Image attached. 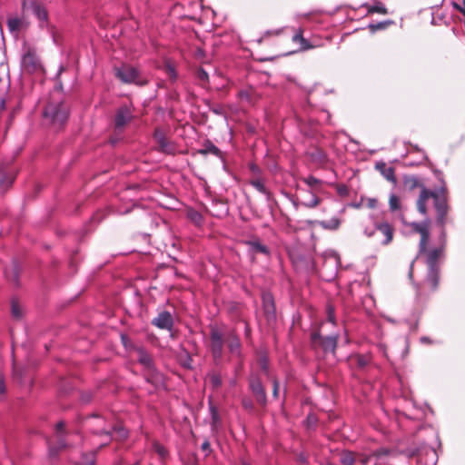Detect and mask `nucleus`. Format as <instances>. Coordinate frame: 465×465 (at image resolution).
Wrapping results in <instances>:
<instances>
[{
  "mask_svg": "<svg viewBox=\"0 0 465 465\" xmlns=\"http://www.w3.org/2000/svg\"><path fill=\"white\" fill-rule=\"evenodd\" d=\"M412 267H413V262L411 264V270H410V272H409L410 277L412 276Z\"/></svg>",
  "mask_w": 465,
  "mask_h": 465,
  "instance_id": "46",
  "label": "nucleus"
},
{
  "mask_svg": "<svg viewBox=\"0 0 465 465\" xmlns=\"http://www.w3.org/2000/svg\"><path fill=\"white\" fill-rule=\"evenodd\" d=\"M133 118V114L130 107L124 105L118 109L115 118L114 124L117 129L123 128L126 124H128Z\"/></svg>",
  "mask_w": 465,
  "mask_h": 465,
  "instance_id": "10",
  "label": "nucleus"
},
{
  "mask_svg": "<svg viewBox=\"0 0 465 465\" xmlns=\"http://www.w3.org/2000/svg\"><path fill=\"white\" fill-rule=\"evenodd\" d=\"M417 292H418V295H419V296H420V295L422 294V291H421V290L418 289V291H417Z\"/></svg>",
  "mask_w": 465,
  "mask_h": 465,
  "instance_id": "51",
  "label": "nucleus"
},
{
  "mask_svg": "<svg viewBox=\"0 0 465 465\" xmlns=\"http://www.w3.org/2000/svg\"><path fill=\"white\" fill-rule=\"evenodd\" d=\"M115 75L124 84H135L137 85H144L147 81L142 78L139 70L130 64H122L115 68Z\"/></svg>",
  "mask_w": 465,
  "mask_h": 465,
  "instance_id": "6",
  "label": "nucleus"
},
{
  "mask_svg": "<svg viewBox=\"0 0 465 465\" xmlns=\"http://www.w3.org/2000/svg\"><path fill=\"white\" fill-rule=\"evenodd\" d=\"M321 203L319 197H317L314 193H312V197L309 201L303 202L302 204L307 208H314L318 206Z\"/></svg>",
  "mask_w": 465,
  "mask_h": 465,
  "instance_id": "29",
  "label": "nucleus"
},
{
  "mask_svg": "<svg viewBox=\"0 0 465 465\" xmlns=\"http://www.w3.org/2000/svg\"><path fill=\"white\" fill-rule=\"evenodd\" d=\"M364 233L368 236V237H371L373 235V231H369L368 229H365L364 231Z\"/></svg>",
  "mask_w": 465,
  "mask_h": 465,
  "instance_id": "43",
  "label": "nucleus"
},
{
  "mask_svg": "<svg viewBox=\"0 0 465 465\" xmlns=\"http://www.w3.org/2000/svg\"><path fill=\"white\" fill-rule=\"evenodd\" d=\"M385 177L387 180L389 181H392L394 182L395 181V177H394V171L392 168H389L387 169L386 173H384Z\"/></svg>",
  "mask_w": 465,
  "mask_h": 465,
  "instance_id": "37",
  "label": "nucleus"
},
{
  "mask_svg": "<svg viewBox=\"0 0 465 465\" xmlns=\"http://www.w3.org/2000/svg\"><path fill=\"white\" fill-rule=\"evenodd\" d=\"M137 360L147 370V381L153 383L155 387L163 385V377L160 372L154 370L153 360L150 354L147 353V351H145L143 349L140 348L137 350Z\"/></svg>",
  "mask_w": 465,
  "mask_h": 465,
  "instance_id": "5",
  "label": "nucleus"
},
{
  "mask_svg": "<svg viewBox=\"0 0 465 465\" xmlns=\"http://www.w3.org/2000/svg\"><path fill=\"white\" fill-rule=\"evenodd\" d=\"M96 434H104L106 438V441L110 440L112 439L122 440L127 438L128 431L127 430L123 427L122 425H115L114 427H110L108 429L103 428V429H95L94 430Z\"/></svg>",
  "mask_w": 465,
  "mask_h": 465,
  "instance_id": "9",
  "label": "nucleus"
},
{
  "mask_svg": "<svg viewBox=\"0 0 465 465\" xmlns=\"http://www.w3.org/2000/svg\"><path fill=\"white\" fill-rule=\"evenodd\" d=\"M337 339L338 337L336 335L333 336H326L322 338L321 343L324 349V351H334L337 345Z\"/></svg>",
  "mask_w": 465,
  "mask_h": 465,
  "instance_id": "20",
  "label": "nucleus"
},
{
  "mask_svg": "<svg viewBox=\"0 0 465 465\" xmlns=\"http://www.w3.org/2000/svg\"><path fill=\"white\" fill-rule=\"evenodd\" d=\"M263 302L268 312L270 308H273L272 299L270 294L263 295Z\"/></svg>",
  "mask_w": 465,
  "mask_h": 465,
  "instance_id": "35",
  "label": "nucleus"
},
{
  "mask_svg": "<svg viewBox=\"0 0 465 465\" xmlns=\"http://www.w3.org/2000/svg\"><path fill=\"white\" fill-rule=\"evenodd\" d=\"M420 340H421L422 342H425V341H428V339L426 337H422Z\"/></svg>",
  "mask_w": 465,
  "mask_h": 465,
  "instance_id": "50",
  "label": "nucleus"
},
{
  "mask_svg": "<svg viewBox=\"0 0 465 465\" xmlns=\"http://www.w3.org/2000/svg\"><path fill=\"white\" fill-rule=\"evenodd\" d=\"M88 422L94 423L96 426H100L104 423V420L103 418H101L99 416H93L92 418H90L88 420Z\"/></svg>",
  "mask_w": 465,
  "mask_h": 465,
  "instance_id": "36",
  "label": "nucleus"
},
{
  "mask_svg": "<svg viewBox=\"0 0 465 465\" xmlns=\"http://www.w3.org/2000/svg\"><path fill=\"white\" fill-rule=\"evenodd\" d=\"M202 450L203 451H209L210 450V443L208 440H204L201 446Z\"/></svg>",
  "mask_w": 465,
  "mask_h": 465,
  "instance_id": "42",
  "label": "nucleus"
},
{
  "mask_svg": "<svg viewBox=\"0 0 465 465\" xmlns=\"http://www.w3.org/2000/svg\"><path fill=\"white\" fill-rule=\"evenodd\" d=\"M199 153L201 154L212 153L213 155L219 156L221 152H220V149L217 146H215L213 143H207L205 144V147L203 149L200 150Z\"/></svg>",
  "mask_w": 465,
  "mask_h": 465,
  "instance_id": "22",
  "label": "nucleus"
},
{
  "mask_svg": "<svg viewBox=\"0 0 465 465\" xmlns=\"http://www.w3.org/2000/svg\"><path fill=\"white\" fill-rule=\"evenodd\" d=\"M340 223H341L340 220L337 218H332L330 221H322L320 223L322 227H323L324 229H329V230L338 229L340 226Z\"/></svg>",
  "mask_w": 465,
  "mask_h": 465,
  "instance_id": "23",
  "label": "nucleus"
},
{
  "mask_svg": "<svg viewBox=\"0 0 465 465\" xmlns=\"http://www.w3.org/2000/svg\"><path fill=\"white\" fill-rule=\"evenodd\" d=\"M9 272H10V271H9V270H5V276H6L7 278L9 277Z\"/></svg>",
  "mask_w": 465,
  "mask_h": 465,
  "instance_id": "48",
  "label": "nucleus"
},
{
  "mask_svg": "<svg viewBox=\"0 0 465 465\" xmlns=\"http://www.w3.org/2000/svg\"><path fill=\"white\" fill-rule=\"evenodd\" d=\"M166 73L168 74V75L173 78V79H175L176 78V73H175V70L174 68L168 64L166 65Z\"/></svg>",
  "mask_w": 465,
  "mask_h": 465,
  "instance_id": "38",
  "label": "nucleus"
},
{
  "mask_svg": "<svg viewBox=\"0 0 465 465\" xmlns=\"http://www.w3.org/2000/svg\"><path fill=\"white\" fill-rule=\"evenodd\" d=\"M341 462L343 465H353L355 462L353 454L350 451L343 452L341 457Z\"/></svg>",
  "mask_w": 465,
  "mask_h": 465,
  "instance_id": "27",
  "label": "nucleus"
},
{
  "mask_svg": "<svg viewBox=\"0 0 465 465\" xmlns=\"http://www.w3.org/2000/svg\"><path fill=\"white\" fill-rule=\"evenodd\" d=\"M376 203V200H370V206L373 207Z\"/></svg>",
  "mask_w": 465,
  "mask_h": 465,
  "instance_id": "47",
  "label": "nucleus"
},
{
  "mask_svg": "<svg viewBox=\"0 0 465 465\" xmlns=\"http://www.w3.org/2000/svg\"><path fill=\"white\" fill-rule=\"evenodd\" d=\"M261 365H262V369H266V368H267L265 359L262 360V361H261Z\"/></svg>",
  "mask_w": 465,
  "mask_h": 465,
  "instance_id": "45",
  "label": "nucleus"
},
{
  "mask_svg": "<svg viewBox=\"0 0 465 465\" xmlns=\"http://www.w3.org/2000/svg\"><path fill=\"white\" fill-rule=\"evenodd\" d=\"M14 179L11 173L0 171V194L4 193L12 185Z\"/></svg>",
  "mask_w": 465,
  "mask_h": 465,
  "instance_id": "17",
  "label": "nucleus"
},
{
  "mask_svg": "<svg viewBox=\"0 0 465 465\" xmlns=\"http://www.w3.org/2000/svg\"><path fill=\"white\" fill-rule=\"evenodd\" d=\"M251 184L261 193L269 195L268 190L260 179L252 180Z\"/></svg>",
  "mask_w": 465,
  "mask_h": 465,
  "instance_id": "26",
  "label": "nucleus"
},
{
  "mask_svg": "<svg viewBox=\"0 0 465 465\" xmlns=\"http://www.w3.org/2000/svg\"><path fill=\"white\" fill-rule=\"evenodd\" d=\"M256 169H257L256 166H254V165L252 166V171H256Z\"/></svg>",
  "mask_w": 465,
  "mask_h": 465,
  "instance_id": "53",
  "label": "nucleus"
},
{
  "mask_svg": "<svg viewBox=\"0 0 465 465\" xmlns=\"http://www.w3.org/2000/svg\"><path fill=\"white\" fill-rule=\"evenodd\" d=\"M5 392V380L2 375H0V395H3Z\"/></svg>",
  "mask_w": 465,
  "mask_h": 465,
  "instance_id": "39",
  "label": "nucleus"
},
{
  "mask_svg": "<svg viewBox=\"0 0 465 465\" xmlns=\"http://www.w3.org/2000/svg\"><path fill=\"white\" fill-rule=\"evenodd\" d=\"M250 389L256 397V400L261 404H265L266 402V393L265 390L261 382V381L256 377L250 378Z\"/></svg>",
  "mask_w": 465,
  "mask_h": 465,
  "instance_id": "11",
  "label": "nucleus"
},
{
  "mask_svg": "<svg viewBox=\"0 0 465 465\" xmlns=\"http://www.w3.org/2000/svg\"><path fill=\"white\" fill-rule=\"evenodd\" d=\"M328 320L332 323L335 322L334 312L331 308L328 309Z\"/></svg>",
  "mask_w": 465,
  "mask_h": 465,
  "instance_id": "40",
  "label": "nucleus"
},
{
  "mask_svg": "<svg viewBox=\"0 0 465 465\" xmlns=\"http://www.w3.org/2000/svg\"><path fill=\"white\" fill-rule=\"evenodd\" d=\"M210 383L213 385V388H218L222 385V378L220 374L218 373H211L208 376Z\"/></svg>",
  "mask_w": 465,
  "mask_h": 465,
  "instance_id": "30",
  "label": "nucleus"
},
{
  "mask_svg": "<svg viewBox=\"0 0 465 465\" xmlns=\"http://www.w3.org/2000/svg\"><path fill=\"white\" fill-rule=\"evenodd\" d=\"M227 346L232 355L241 357V342L237 336L231 333L227 338Z\"/></svg>",
  "mask_w": 465,
  "mask_h": 465,
  "instance_id": "15",
  "label": "nucleus"
},
{
  "mask_svg": "<svg viewBox=\"0 0 465 465\" xmlns=\"http://www.w3.org/2000/svg\"><path fill=\"white\" fill-rule=\"evenodd\" d=\"M430 199H433L434 206L437 211L438 223L443 226L445 224V216L448 212L445 189L441 188L439 191H430L423 187L417 201V207L420 213H427V201Z\"/></svg>",
  "mask_w": 465,
  "mask_h": 465,
  "instance_id": "2",
  "label": "nucleus"
},
{
  "mask_svg": "<svg viewBox=\"0 0 465 465\" xmlns=\"http://www.w3.org/2000/svg\"><path fill=\"white\" fill-rule=\"evenodd\" d=\"M242 465H251L250 463L246 462V461H242Z\"/></svg>",
  "mask_w": 465,
  "mask_h": 465,
  "instance_id": "52",
  "label": "nucleus"
},
{
  "mask_svg": "<svg viewBox=\"0 0 465 465\" xmlns=\"http://www.w3.org/2000/svg\"><path fill=\"white\" fill-rule=\"evenodd\" d=\"M12 270L14 271V272H14V279H13V281H14L15 282H16V281H17L16 268H15V267H14Z\"/></svg>",
  "mask_w": 465,
  "mask_h": 465,
  "instance_id": "44",
  "label": "nucleus"
},
{
  "mask_svg": "<svg viewBox=\"0 0 465 465\" xmlns=\"http://www.w3.org/2000/svg\"><path fill=\"white\" fill-rule=\"evenodd\" d=\"M248 245L250 246V251L253 253H262L264 255H269V249L267 246L260 242L259 241H250L248 242Z\"/></svg>",
  "mask_w": 465,
  "mask_h": 465,
  "instance_id": "19",
  "label": "nucleus"
},
{
  "mask_svg": "<svg viewBox=\"0 0 465 465\" xmlns=\"http://www.w3.org/2000/svg\"><path fill=\"white\" fill-rule=\"evenodd\" d=\"M29 8L41 23V26H44V24L47 21L48 15L43 5L37 1H33L30 3Z\"/></svg>",
  "mask_w": 465,
  "mask_h": 465,
  "instance_id": "14",
  "label": "nucleus"
},
{
  "mask_svg": "<svg viewBox=\"0 0 465 465\" xmlns=\"http://www.w3.org/2000/svg\"><path fill=\"white\" fill-rule=\"evenodd\" d=\"M197 77L202 82H207L208 79H209L208 73L204 69H203V68H200L197 71Z\"/></svg>",
  "mask_w": 465,
  "mask_h": 465,
  "instance_id": "34",
  "label": "nucleus"
},
{
  "mask_svg": "<svg viewBox=\"0 0 465 465\" xmlns=\"http://www.w3.org/2000/svg\"><path fill=\"white\" fill-rule=\"evenodd\" d=\"M12 314L15 318H20L22 315L21 308L18 303L15 302H12Z\"/></svg>",
  "mask_w": 465,
  "mask_h": 465,
  "instance_id": "31",
  "label": "nucleus"
},
{
  "mask_svg": "<svg viewBox=\"0 0 465 465\" xmlns=\"http://www.w3.org/2000/svg\"><path fill=\"white\" fill-rule=\"evenodd\" d=\"M210 339L213 356L215 361H220L223 357L224 344L223 333L216 327H212Z\"/></svg>",
  "mask_w": 465,
  "mask_h": 465,
  "instance_id": "7",
  "label": "nucleus"
},
{
  "mask_svg": "<svg viewBox=\"0 0 465 465\" xmlns=\"http://www.w3.org/2000/svg\"><path fill=\"white\" fill-rule=\"evenodd\" d=\"M64 424L60 421L56 424L54 440L48 442L50 456L54 457L58 453V450L66 447L64 439Z\"/></svg>",
  "mask_w": 465,
  "mask_h": 465,
  "instance_id": "8",
  "label": "nucleus"
},
{
  "mask_svg": "<svg viewBox=\"0 0 465 465\" xmlns=\"http://www.w3.org/2000/svg\"><path fill=\"white\" fill-rule=\"evenodd\" d=\"M244 406L247 407L248 406V402H243Z\"/></svg>",
  "mask_w": 465,
  "mask_h": 465,
  "instance_id": "56",
  "label": "nucleus"
},
{
  "mask_svg": "<svg viewBox=\"0 0 465 465\" xmlns=\"http://www.w3.org/2000/svg\"><path fill=\"white\" fill-rule=\"evenodd\" d=\"M429 221L422 223H411V227L420 234V241L419 245V254L426 252V262L428 265V274L423 282L424 287H428L430 291H434L438 286L439 281V260L443 256L445 246V232L442 231L440 243L437 247L426 250V244L429 241Z\"/></svg>",
  "mask_w": 465,
  "mask_h": 465,
  "instance_id": "1",
  "label": "nucleus"
},
{
  "mask_svg": "<svg viewBox=\"0 0 465 465\" xmlns=\"http://www.w3.org/2000/svg\"><path fill=\"white\" fill-rule=\"evenodd\" d=\"M20 20L17 18L8 20V27L11 31L17 30L20 26Z\"/></svg>",
  "mask_w": 465,
  "mask_h": 465,
  "instance_id": "32",
  "label": "nucleus"
},
{
  "mask_svg": "<svg viewBox=\"0 0 465 465\" xmlns=\"http://www.w3.org/2000/svg\"><path fill=\"white\" fill-rule=\"evenodd\" d=\"M273 396L277 397L279 393V382L276 380H273Z\"/></svg>",
  "mask_w": 465,
  "mask_h": 465,
  "instance_id": "41",
  "label": "nucleus"
},
{
  "mask_svg": "<svg viewBox=\"0 0 465 465\" xmlns=\"http://www.w3.org/2000/svg\"><path fill=\"white\" fill-rule=\"evenodd\" d=\"M368 11L370 13H378V14H381V15L387 14V9H386L385 5L381 2H377L374 5H371L368 8Z\"/></svg>",
  "mask_w": 465,
  "mask_h": 465,
  "instance_id": "25",
  "label": "nucleus"
},
{
  "mask_svg": "<svg viewBox=\"0 0 465 465\" xmlns=\"http://www.w3.org/2000/svg\"><path fill=\"white\" fill-rule=\"evenodd\" d=\"M155 138L157 139L158 145L162 152L165 153H174V146L172 143H170L160 132L155 133Z\"/></svg>",
  "mask_w": 465,
  "mask_h": 465,
  "instance_id": "16",
  "label": "nucleus"
},
{
  "mask_svg": "<svg viewBox=\"0 0 465 465\" xmlns=\"http://www.w3.org/2000/svg\"><path fill=\"white\" fill-rule=\"evenodd\" d=\"M273 34L278 35V34H280V31L279 30L275 31V32H273Z\"/></svg>",
  "mask_w": 465,
  "mask_h": 465,
  "instance_id": "55",
  "label": "nucleus"
},
{
  "mask_svg": "<svg viewBox=\"0 0 465 465\" xmlns=\"http://www.w3.org/2000/svg\"><path fill=\"white\" fill-rule=\"evenodd\" d=\"M374 229L383 235V239L381 240L382 244L387 245L392 241L393 228L390 223L386 222L375 223Z\"/></svg>",
  "mask_w": 465,
  "mask_h": 465,
  "instance_id": "12",
  "label": "nucleus"
},
{
  "mask_svg": "<svg viewBox=\"0 0 465 465\" xmlns=\"http://www.w3.org/2000/svg\"><path fill=\"white\" fill-rule=\"evenodd\" d=\"M389 206H390V210L391 212H396L401 209L400 198L397 195H395L394 193H391L390 195Z\"/></svg>",
  "mask_w": 465,
  "mask_h": 465,
  "instance_id": "24",
  "label": "nucleus"
},
{
  "mask_svg": "<svg viewBox=\"0 0 465 465\" xmlns=\"http://www.w3.org/2000/svg\"><path fill=\"white\" fill-rule=\"evenodd\" d=\"M77 465H94L95 462L94 453L93 451L84 453L80 460L74 461Z\"/></svg>",
  "mask_w": 465,
  "mask_h": 465,
  "instance_id": "21",
  "label": "nucleus"
},
{
  "mask_svg": "<svg viewBox=\"0 0 465 465\" xmlns=\"http://www.w3.org/2000/svg\"><path fill=\"white\" fill-rule=\"evenodd\" d=\"M153 448H154V450L158 453V455L161 458H164L167 455V450L163 446H162L158 443H155Z\"/></svg>",
  "mask_w": 465,
  "mask_h": 465,
  "instance_id": "33",
  "label": "nucleus"
},
{
  "mask_svg": "<svg viewBox=\"0 0 465 465\" xmlns=\"http://www.w3.org/2000/svg\"><path fill=\"white\" fill-rule=\"evenodd\" d=\"M292 41L294 43H299L300 47L299 50L305 51L312 48V45L309 44V42L302 36V30L300 28L298 32L292 36Z\"/></svg>",
  "mask_w": 465,
  "mask_h": 465,
  "instance_id": "18",
  "label": "nucleus"
},
{
  "mask_svg": "<svg viewBox=\"0 0 465 465\" xmlns=\"http://www.w3.org/2000/svg\"><path fill=\"white\" fill-rule=\"evenodd\" d=\"M265 34H266V35H271V34H272V32H271V31H267Z\"/></svg>",
  "mask_w": 465,
  "mask_h": 465,
  "instance_id": "54",
  "label": "nucleus"
},
{
  "mask_svg": "<svg viewBox=\"0 0 465 465\" xmlns=\"http://www.w3.org/2000/svg\"><path fill=\"white\" fill-rule=\"evenodd\" d=\"M318 337H319V334H318V333H314V334L312 335V339H313V340H316V338H318Z\"/></svg>",
  "mask_w": 465,
  "mask_h": 465,
  "instance_id": "49",
  "label": "nucleus"
},
{
  "mask_svg": "<svg viewBox=\"0 0 465 465\" xmlns=\"http://www.w3.org/2000/svg\"><path fill=\"white\" fill-rule=\"evenodd\" d=\"M68 108L62 102L49 103L45 111L44 117L48 119L50 123L55 127H61L67 121Z\"/></svg>",
  "mask_w": 465,
  "mask_h": 465,
  "instance_id": "3",
  "label": "nucleus"
},
{
  "mask_svg": "<svg viewBox=\"0 0 465 465\" xmlns=\"http://www.w3.org/2000/svg\"><path fill=\"white\" fill-rule=\"evenodd\" d=\"M21 67L24 73L37 74L43 71L42 63L35 48L25 45L21 57Z\"/></svg>",
  "mask_w": 465,
  "mask_h": 465,
  "instance_id": "4",
  "label": "nucleus"
},
{
  "mask_svg": "<svg viewBox=\"0 0 465 465\" xmlns=\"http://www.w3.org/2000/svg\"><path fill=\"white\" fill-rule=\"evenodd\" d=\"M152 323L160 329L171 330L173 325V319L170 312H162L153 320Z\"/></svg>",
  "mask_w": 465,
  "mask_h": 465,
  "instance_id": "13",
  "label": "nucleus"
},
{
  "mask_svg": "<svg viewBox=\"0 0 465 465\" xmlns=\"http://www.w3.org/2000/svg\"><path fill=\"white\" fill-rule=\"evenodd\" d=\"M302 181L312 189L316 188L319 184L322 183L321 180H319L313 176L304 177L302 179Z\"/></svg>",
  "mask_w": 465,
  "mask_h": 465,
  "instance_id": "28",
  "label": "nucleus"
}]
</instances>
